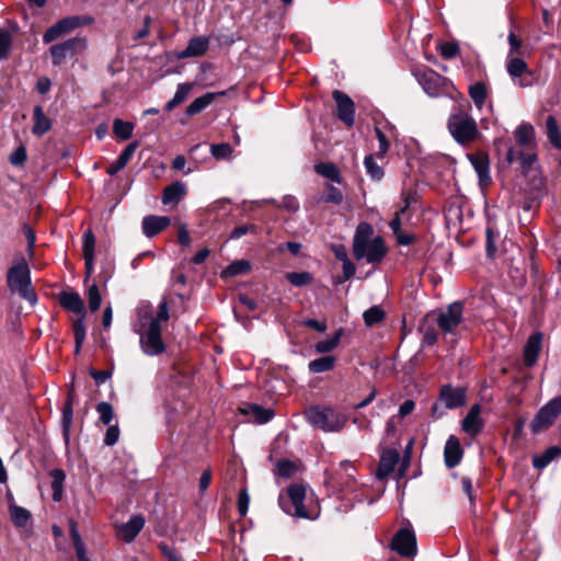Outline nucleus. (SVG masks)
<instances>
[{
    "label": "nucleus",
    "mask_w": 561,
    "mask_h": 561,
    "mask_svg": "<svg viewBox=\"0 0 561 561\" xmlns=\"http://www.w3.org/2000/svg\"><path fill=\"white\" fill-rule=\"evenodd\" d=\"M133 330L139 335L140 348L147 356H158L164 353L162 328L158 320H152L151 305L142 304L137 308Z\"/></svg>",
    "instance_id": "f257e3e1"
},
{
    "label": "nucleus",
    "mask_w": 561,
    "mask_h": 561,
    "mask_svg": "<svg viewBox=\"0 0 561 561\" xmlns=\"http://www.w3.org/2000/svg\"><path fill=\"white\" fill-rule=\"evenodd\" d=\"M307 422L324 433H340L348 422V416L331 405L316 404L305 411Z\"/></svg>",
    "instance_id": "f03ea898"
},
{
    "label": "nucleus",
    "mask_w": 561,
    "mask_h": 561,
    "mask_svg": "<svg viewBox=\"0 0 561 561\" xmlns=\"http://www.w3.org/2000/svg\"><path fill=\"white\" fill-rule=\"evenodd\" d=\"M447 128L453 138L460 145H468L479 136L477 122L468 110L457 107L448 117Z\"/></svg>",
    "instance_id": "7ed1b4c3"
},
{
    "label": "nucleus",
    "mask_w": 561,
    "mask_h": 561,
    "mask_svg": "<svg viewBox=\"0 0 561 561\" xmlns=\"http://www.w3.org/2000/svg\"><path fill=\"white\" fill-rule=\"evenodd\" d=\"M7 284L12 293H18L22 299L28 301L32 306L37 302L36 293L32 286L31 271L23 257L18 264L9 268Z\"/></svg>",
    "instance_id": "20e7f679"
},
{
    "label": "nucleus",
    "mask_w": 561,
    "mask_h": 561,
    "mask_svg": "<svg viewBox=\"0 0 561 561\" xmlns=\"http://www.w3.org/2000/svg\"><path fill=\"white\" fill-rule=\"evenodd\" d=\"M305 497L306 488L302 484L294 483L287 488L286 494H279L278 504L290 516L309 518L304 505Z\"/></svg>",
    "instance_id": "39448f33"
},
{
    "label": "nucleus",
    "mask_w": 561,
    "mask_h": 561,
    "mask_svg": "<svg viewBox=\"0 0 561 561\" xmlns=\"http://www.w3.org/2000/svg\"><path fill=\"white\" fill-rule=\"evenodd\" d=\"M88 46L87 38L75 36L49 47V54L54 66L62 65L68 58L82 55Z\"/></svg>",
    "instance_id": "423d86ee"
},
{
    "label": "nucleus",
    "mask_w": 561,
    "mask_h": 561,
    "mask_svg": "<svg viewBox=\"0 0 561 561\" xmlns=\"http://www.w3.org/2000/svg\"><path fill=\"white\" fill-rule=\"evenodd\" d=\"M466 403V389L461 387L454 388L445 385L440 388L439 399L432 407V415L436 419L445 414V409H457Z\"/></svg>",
    "instance_id": "0eeeda50"
},
{
    "label": "nucleus",
    "mask_w": 561,
    "mask_h": 561,
    "mask_svg": "<svg viewBox=\"0 0 561 561\" xmlns=\"http://www.w3.org/2000/svg\"><path fill=\"white\" fill-rule=\"evenodd\" d=\"M561 414V394L554 397L541 407L529 424L530 432L538 434L549 428Z\"/></svg>",
    "instance_id": "6e6552de"
},
{
    "label": "nucleus",
    "mask_w": 561,
    "mask_h": 561,
    "mask_svg": "<svg viewBox=\"0 0 561 561\" xmlns=\"http://www.w3.org/2000/svg\"><path fill=\"white\" fill-rule=\"evenodd\" d=\"M412 75L431 98H438L444 93L445 78L433 69H412Z\"/></svg>",
    "instance_id": "1a4fd4ad"
},
{
    "label": "nucleus",
    "mask_w": 561,
    "mask_h": 561,
    "mask_svg": "<svg viewBox=\"0 0 561 561\" xmlns=\"http://www.w3.org/2000/svg\"><path fill=\"white\" fill-rule=\"evenodd\" d=\"M91 19L88 18H81L77 15L67 16L59 21H57L54 25L48 27L44 35H43V42L45 44H49L60 36L68 34L72 32L73 30L78 28L79 26L90 22Z\"/></svg>",
    "instance_id": "9d476101"
},
{
    "label": "nucleus",
    "mask_w": 561,
    "mask_h": 561,
    "mask_svg": "<svg viewBox=\"0 0 561 561\" xmlns=\"http://www.w3.org/2000/svg\"><path fill=\"white\" fill-rule=\"evenodd\" d=\"M391 548L402 557H413L416 553V537L410 523L400 528L392 538Z\"/></svg>",
    "instance_id": "9b49d317"
},
{
    "label": "nucleus",
    "mask_w": 561,
    "mask_h": 561,
    "mask_svg": "<svg viewBox=\"0 0 561 561\" xmlns=\"http://www.w3.org/2000/svg\"><path fill=\"white\" fill-rule=\"evenodd\" d=\"M462 304L455 301L437 316V325L444 333H454L462 321Z\"/></svg>",
    "instance_id": "f8f14e48"
},
{
    "label": "nucleus",
    "mask_w": 561,
    "mask_h": 561,
    "mask_svg": "<svg viewBox=\"0 0 561 561\" xmlns=\"http://www.w3.org/2000/svg\"><path fill=\"white\" fill-rule=\"evenodd\" d=\"M506 71L519 88H529L533 85V81L527 76H533V72L528 69L526 61L518 56H506L505 58Z\"/></svg>",
    "instance_id": "ddd939ff"
},
{
    "label": "nucleus",
    "mask_w": 561,
    "mask_h": 561,
    "mask_svg": "<svg viewBox=\"0 0 561 561\" xmlns=\"http://www.w3.org/2000/svg\"><path fill=\"white\" fill-rule=\"evenodd\" d=\"M332 98L336 103V116L347 127H352L355 123V103L343 91L334 90Z\"/></svg>",
    "instance_id": "4468645a"
},
{
    "label": "nucleus",
    "mask_w": 561,
    "mask_h": 561,
    "mask_svg": "<svg viewBox=\"0 0 561 561\" xmlns=\"http://www.w3.org/2000/svg\"><path fill=\"white\" fill-rule=\"evenodd\" d=\"M374 229L368 222H360L355 231L353 239V254L357 261L364 259L365 250L368 243L371 242Z\"/></svg>",
    "instance_id": "2eb2a0df"
},
{
    "label": "nucleus",
    "mask_w": 561,
    "mask_h": 561,
    "mask_svg": "<svg viewBox=\"0 0 561 561\" xmlns=\"http://www.w3.org/2000/svg\"><path fill=\"white\" fill-rule=\"evenodd\" d=\"M480 414L481 407L478 403H476L470 408L467 415L463 417L461 422L462 431L472 437H476L483 430L484 422L481 419Z\"/></svg>",
    "instance_id": "dca6fc26"
},
{
    "label": "nucleus",
    "mask_w": 561,
    "mask_h": 561,
    "mask_svg": "<svg viewBox=\"0 0 561 561\" xmlns=\"http://www.w3.org/2000/svg\"><path fill=\"white\" fill-rule=\"evenodd\" d=\"M356 469L350 461H342L340 468L334 472L333 481L341 490L352 489L355 483Z\"/></svg>",
    "instance_id": "f3484780"
},
{
    "label": "nucleus",
    "mask_w": 561,
    "mask_h": 561,
    "mask_svg": "<svg viewBox=\"0 0 561 561\" xmlns=\"http://www.w3.org/2000/svg\"><path fill=\"white\" fill-rule=\"evenodd\" d=\"M463 450L459 439L455 435H450L445 444L444 460L447 468L458 466L462 459Z\"/></svg>",
    "instance_id": "a211bd4d"
},
{
    "label": "nucleus",
    "mask_w": 561,
    "mask_h": 561,
    "mask_svg": "<svg viewBox=\"0 0 561 561\" xmlns=\"http://www.w3.org/2000/svg\"><path fill=\"white\" fill-rule=\"evenodd\" d=\"M542 337L541 332L534 333L528 337L524 347V364L526 367L530 368L537 363L541 352Z\"/></svg>",
    "instance_id": "6ab92c4d"
},
{
    "label": "nucleus",
    "mask_w": 561,
    "mask_h": 561,
    "mask_svg": "<svg viewBox=\"0 0 561 561\" xmlns=\"http://www.w3.org/2000/svg\"><path fill=\"white\" fill-rule=\"evenodd\" d=\"M171 224V219L167 216H146L142 219V232L146 237L152 238L163 231Z\"/></svg>",
    "instance_id": "aec40b11"
},
{
    "label": "nucleus",
    "mask_w": 561,
    "mask_h": 561,
    "mask_svg": "<svg viewBox=\"0 0 561 561\" xmlns=\"http://www.w3.org/2000/svg\"><path fill=\"white\" fill-rule=\"evenodd\" d=\"M82 252L85 265L87 278H89L94 270V247H95V237L91 229L84 231L82 237Z\"/></svg>",
    "instance_id": "412c9836"
},
{
    "label": "nucleus",
    "mask_w": 561,
    "mask_h": 561,
    "mask_svg": "<svg viewBox=\"0 0 561 561\" xmlns=\"http://www.w3.org/2000/svg\"><path fill=\"white\" fill-rule=\"evenodd\" d=\"M75 386L73 383L70 385L66 401L62 408V416H61V427H62V434L66 439V442L69 440V434H70V427L72 423V416H73V403H75Z\"/></svg>",
    "instance_id": "4be33fe9"
},
{
    "label": "nucleus",
    "mask_w": 561,
    "mask_h": 561,
    "mask_svg": "<svg viewBox=\"0 0 561 561\" xmlns=\"http://www.w3.org/2000/svg\"><path fill=\"white\" fill-rule=\"evenodd\" d=\"M240 412L256 424H265L274 417L272 409H266L255 403H247L240 408Z\"/></svg>",
    "instance_id": "5701e85b"
},
{
    "label": "nucleus",
    "mask_w": 561,
    "mask_h": 561,
    "mask_svg": "<svg viewBox=\"0 0 561 561\" xmlns=\"http://www.w3.org/2000/svg\"><path fill=\"white\" fill-rule=\"evenodd\" d=\"M399 453L396 449L385 450L378 463V468L376 471V476L378 479L387 478L391 472H393L398 461H399Z\"/></svg>",
    "instance_id": "b1692460"
},
{
    "label": "nucleus",
    "mask_w": 561,
    "mask_h": 561,
    "mask_svg": "<svg viewBox=\"0 0 561 561\" xmlns=\"http://www.w3.org/2000/svg\"><path fill=\"white\" fill-rule=\"evenodd\" d=\"M60 306L79 317H85L84 304L81 296L76 291H62L59 296Z\"/></svg>",
    "instance_id": "393cba45"
},
{
    "label": "nucleus",
    "mask_w": 561,
    "mask_h": 561,
    "mask_svg": "<svg viewBox=\"0 0 561 561\" xmlns=\"http://www.w3.org/2000/svg\"><path fill=\"white\" fill-rule=\"evenodd\" d=\"M209 47V38L206 36H197L190 39L186 48L179 53L180 59L203 56Z\"/></svg>",
    "instance_id": "a878e982"
},
{
    "label": "nucleus",
    "mask_w": 561,
    "mask_h": 561,
    "mask_svg": "<svg viewBox=\"0 0 561 561\" xmlns=\"http://www.w3.org/2000/svg\"><path fill=\"white\" fill-rule=\"evenodd\" d=\"M365 253L364 259L367 263L381 262L387 254V247L383 239L380 236L375 237L371 242L368 243Z\"/></svg>",
    "instance_id": "bb28decb"
},
{
    "label": "nucleus",
    "mask_w": 561,
    "mask_h": 561,
    "mask_svg": "<svg viewBox=\"0 0 561 561\" xmlns=\"http://www.w3.org/2000/svg\"><path fill=\"white\" fill-rule=\"evenodd\" d=\"M145 519L140 515L133 516L127 523L121 526L119 536L126 542H131L141 531Z\"/></svg>",
    "instance_id": "cd10ccee"
},
{
    "label": "nucleus",
    "mask_w": 561,
    "mask_h": 561,
    "mask_svg": "<svg viewBox=\"0 0 561 561\" xmlns=\"http://www.w3.org/2000/svg\"><path fill=\"white\" fill-rule=\"evenodd\" d=\"M34 125L32 133L35 136L42 137L51 128V119L48 118L41 105H36L33 110Z\"/></svg>",
    "instance_id": "c85d7f7f"
},
{
    "label": "nucleus",
    "mask_w": 561,
    "mask_h": 561,
    "mask_svg": "<svg viewBox=\"0 0 561 561\" xmlns=\"http://www.w3.org/2000/svg\"><path fill=\"white\" fill-rule=\"evenodd\" d=\"M186 194V186L183 182L175 181L168 185L162 193V203L178 204L180 199Z\"/></svg>",
    "instance_id": "c756f323"
},
{
    "label": "nucleus",
    "mask_w": 561,
    "mask_h": 561,
    "mask_svg": "<svg viewBox=\"0 0 561 561\" xmlns=\"http://www.w3.org/2000/svg\"><path fill=\"white\" fill-rule=\"evenodd\" d=\"M217 95H225V92L214 93L207 92L204 95L196 98L185 110L187 116H194L204 111Z\"/></svg>",
    "instance_id": "7c9ffc66"
},
{
    "label": "nucleus",
    "mask_w": 561,
    "mask_h": 561,
    "mask_svg": "<svg viewBox=\"0 0 561 561\" xmlns=\"http://www.w3.org/2000/svg\"><path fill=\"white\" fill-rule=\"evenodd\" d=\"M518 145L533 149L535 147V129L530 124H520L515 130Z\"/></svg>",
    "instance_id": "2f4dec72"
},
{
    "label": "nucleus",
    "mask_w": 561,
    "mask_h": 561,
    "mask_svg": "<svg viewBox=\"0 0 561 561\" xmlns=\"http://www.w3.org/2000/svg\"><path fill=\"white\" fill-rule=\"evenodd\" d=\"M468 94L478 110H482L488 98V87L484 82L478 81L468 89Z\"/></svg>",
    "instance_id": "473e14b6"
},
{
    "label": "nucleus",
    "mask_w": 561,
    "mask_h": 561,
    "mask_svg": "<svg viewBox=\"0 0 561 561\" xmlns=\"http://www.w3.org/2000/svg\"><path fill=\"white\" fill-rule=\"evenodd\" d=\"M336 363V357L333 355H325L319 358H316L308 364V369L312 374H320L330 371L334 368Z\"/></svg>",
    "instance_id": "72a5a7b5"
},
{
    "label": "nucleus",
    "mask_w": 561,
    "mask_h": 561,
    "mask_svg": "<svg viewBox=\"0 0 561 561\" xmlns=\"http://www.w3.org/2000/svg\"><path fill=\"white\" fill-rule=\"evenodd\" d=\"M546 133L551 145L561 150V128L553 115H549L546 119Z\"/></svg>",
    "instance_id": "f704fd0d"
},
{
    "label": "nucleus",
    "mask_w": 561,
    "mask_h": 561,
    "mask_svg": "<svg viewBox=\"0 0 561 561\" xmlns=\"http://www.w3.org/2000/svg\"><path fill=\"white\" fill-rule=\"evenodd\" d=\"M316 172L335 183H342V176L339 168L332 162H320L314 165Z\"/></svg>",
    "instance_id": "c9c22d12"
},
{
    "label": "nucleus",
    "mask_w": 561,
    "mask_h": 561,
    "mask_svg": "<svg viewBox=\"0 0 561 561\" xmlns=\"http://www.w3.org/2000/svg\"><path fill=\"white\" fill-rule=\"evenodd\" d=\"M471 164L478 173L481 182H489L491 180L489 172V161L485 154L470 156Z\"/></svg>",
    "instance_id": "e433bc0d"
},
{
    "label": "nucleus",
    "mask_w": 561,
    "mask_h": 561,
    "mask_svg": "<svg viewBox=\"0 0 561 561\" xmlns=\"http://www.w3.org/2000/svg\"><path fill=\"white\" fill-rule=\"evenodd\" d=\"M51 477V490H53V500L55 502H59L62 497L64 492V482L66 480V474L61 469H53L50 471Z\"/></svg>",
    "instance_id": "4c0bfd02"
},
{
    "label": "nucleus",
    "mask_w": 561,
    "mask_h": 561,
    "mask_svg": "<svg viewBox=\"0 0 561 561\" xmlns=\"http://www.w3.org/2000/svg\"><path fill=\"white\" fill-rule=\"evenodd\" d=\"M561 456V447L551 446L541 456L535 457L533 465L537 469L546 468L553 459Z\"/></svg>",
    "instance_id": "58836bf2"
},
{
    "label": "nucleus",
    "mask_w": 561,
    "mask_h": 561,
    "mask_svg": "<svg viewBox=\"0 0 561 561\" xmlns=\"http://www.w3.org/2000/svg\"><path fill=\"white\" fill-rule=\"evenodd\" d=\"M84 319H85V317H79L73 322L75 353L76 354L80 353L83 342L85 340L87 330H85Z\"/></svg>",
    "instance_id": "ea45409f"
},
{
    "label": "nucleus",
    "mask_w": 561,
    "mask_h": 561,
    "mask_svg": "<svg viewBox=\"0 0 561 561\" xmlns=\"http://www.w3.org/2000/svg\"><path fill=\"white\" fill-rule=\"evenodd\" d=\"M342 333H343L342 329H340L334 333L333 336L316 343V345H314L316 352L319 354H327V353L333 351L340 344Z\"/></svg>",
    "instance_id": "a19ab883"
},
{
    "label": "nucleus",
    "mask_w": 561,
    "mask_h": 561,
    "mask_svg": "<svg viewBox=\"0 0 561 561\" xmlns=\"http://www.w3.org/2000/svg\"><path fill=\"white\" fill-rule=\"evenodd\" d=\"M10 514L13 524L19 528L25 527L31 519V513L18 505H10Z\"/></svg>",
    "instance_id": "79ce46f5"
},
{
    "label": "nucleus",
    "mask_w": 561,
    "mask_h": 561,
    "mask_svg": "<svg viewBox=\"0 0 561 561\" xmlns=\"http://www.w3.org/2000/svg\"><path fill=\"white\" fill-rule=\"evenodd\" d=\"M134 124L115 118L113 122V133L122 140H127L133 136Z\"/></svg>",
    "instance_id": "37998d69"
},
{
    "label": "nucleus",
    "mask_w": 561,
    "mask_h": 561,
    "mask_svg": "<svg viewBox=\"0 0 561 561\" xmlns=\"http://www.w3.org/2000/svg\"><path fill=\"white\" fill-rule=\"evenodd\" d=\"M251 270V262L248 260H238L229 264L222 272L224 276H238L247 274Z\"/></svg>",
    "instance_id": "c03bdc74"
},
{
    "label": "nucleus",
    "mask_w": 561,
    "mask_h": 561,
    "mask_svg": "<svg viewBox=\"0 0 561 561\" xmlns=\"http://www.w3.org/2000/svg\"><path fill=\"white\" fill-rule=\"evenodd\" d=\"M385 318H386V312L379 306L370 307L363 314L364 322L367 327H373V325L381 322Z\"/></svg>",
    "instance_id": "a18cd8bd"
},
{
    "label": "nucleus",
    "mask_w": 561,
    "mask_h": 561,
    "mask_svg": "<svg viewBox=\"0 0 561 561\" xmlns=\"http://www.w3.org/2000/svg\"><path fill=\"white\" fill-rule=\"evenodd\" d=\"M286 279L295 287H304L313 282V276L309 272H291L286 275Z\"/></svg>",
    "instance_id": "49530a36"
},
{
    "label": "nucleus",
    "mask_w": 561,
    "mask_h": 561,
    "mask_svg": "<svg viewBox=\"0 0 561 561\" xmlns=\"http://www.w3.org/2000/svg\"><path fill=\"white\" fill-rule=\"evenodd\" d=\"M364 165L367 174L370 176L371 180L380 181L383 178L385 172L382 168L376 163L373 154H368L365 157Z\"/></svg>",
    "instance_id": "de8ad7c7"
},
{
    "label": "nucleus",
    "mask_w": 561,
    "mask_h": 561,
    "mask_svg": "<svg viewBox=\"0 0 561 561\" xmlns=\"http://www.w3.org/2000/svg\"><path fill=\"white\" fill-rule=\"evenodd\" d=\"M96 412L100 415V421L104 425H110L114 419V409L111 403L102 401L96 404Z\"/></svg>",
    "instance_id": "09e8293b"
},
{
    "label": "nucleus",
    "mask_w": 561,
    "mask_h": 561,
    "mask_svg": "<svg viewBox=\"0 0 561 561\" xmlns=\"http://www.w3.org/2000/svg\"><path fill=\"white\" fill-rule=\"evenodd\" d=\"M517 159L520 164L522 172L526 174L537 160V154L530 151L519 150L517 152Z\"/></svg>",
    "instance_id": "8fccbe9b"
},
{
    "label": "nucleus",
    "mask_w": 561,
    "mask_h": 561,
    "mask_svg": "<svg viewBox=\"0 0 561 561\" xmlns=\"http://www.w3.org/2000/svg\"><path fill=\"white\" fill-rule=\"evenodd\" d=\"M445 218H446V221L448 222V225H451V226L460 225L462 221L461 207L458 205H454V204L449 205L445 209Z\"/></svg>",
    "instance_id": "3c124183"
},
{
    "label": "nucleus",
    "mask_w": 561,
    "mask_h": 561,
    "mask_svg": "<svg viewBox=\"0 0 561 561\" xmlns=\"http://www.w3.org/2000/svg\"><path fill=\"white\" fill-rule=\"evenodd\" d=\"M11 47V34L7 30L0 28V61L8 58Z\"/></svg>",
    "instance_id": "603ef678"
},
{
    "label": "nucleus",
    "mask_w": 561,
    "mask_h": 561,
    "mask_svg": "<svg viewBox=\"0 0 561 561\" xmlns=\"http://www.w3.org/2000/svg\"><path fill=\"white\" fill-rule=\"evenodd\" d=\"M297 470L296 465L287 459L279 460L276 465V473L282 478H291Z\"/></svg>",
    "instance_id": "864d4df0"
},
{
    "label": "nucleus",
    "mask_w": 561,
    "mask_h": 561,
    "mask_svg": "<svg viewBox=\"0 0 561 561\" xmlns=\"http://www.w3.org/2000/svg\"><path fill=\"white\" fill-rule=\"evenodd\" d=\"M89 309L95 312L100 309L102 298L96 284H92L88 290Z\"/></svg>",
    "instance_id": "5fc2aeb1"
},
{
    "label": "nucleus",
    "mask_w": 561,
    "mask_h": 561,
    "mask_svg": "<svg viewBox=\"0 0 561 561\" xmlns=\"http://www.w3.org/2000/svg\"><path fill=\"white\" fill-rule=\"evenodd\" d=\"M210 152L217 160L228 159L231 157L232 147L228 142L211 145Z\"/></svg>",
    "instance_id": "6e6d98bb"
},
{
    "label": "nucleus",
    "mask_w": 561,
    "mask_h": 561,
    "mask_svg": "<svg viewBox=\"0 0 561 561\" xmlns=\"http://www.w3.org/2000/svg\"><path fill=\"white\" fill-rule=\"evenodd\" d=\"M375 134L378 139V150L376 152V157L379 159H382V158H385L386 153L389 150V141H388L387 136L380 128L376 127Z\"/></svg>",
    "instance_id": "4d7b16f0"
},
{
    "label": "nucleus",
    "mask_w": 561,
    "mask_h": 561,
    "mask_svg": "<svg viewBox=\"0 0 561 561\" xmlns=\"http://www.w3.org/2000/svg\"><path fill=\"white\" fill-rule=\"evenodd\" d=\"M322 201L340 205L343 202V194L337 187L329 184L327 186V194L322 197Z\"/></svg>",
    "instance_id": "13d9d810"
},
{
    "label": "nucleus",
    "mask_w": 561,
    "mask_h": 561,
    "mask_svg": "<svg viewBox=\"0 0 561 561\" xmlns=\"http://www.w3.org/2000/svg\"><path fill=\"white\" fill-rule=\"evenodd\" d=\"M507 42L510 45V49L507 56H518L520 55L522 49V39H519L514 30H511L507 36Z\"/></svg>",
    "instance_id": "bf43d9fd"
},
{
    "label": "nucleus",
    "mask_w": 561,
    "mask_h": 561,
    "mask_svg": "<svg viewBox=\"0 0 561 561\" xmlns=\"http://www.w3.org/2000/svg\"><path fill=\"white\" fill-rule=\"evenodd\" d=\"M27 159L26 149L23 145L18 147L10 156L9 161L12 165L21 167Z\"/></svg>",
    "instance_id": "052dcab7"
},
{
    "label": "nucleus",
    "mask_w": 561,
    "mask_h": 561,
    "mask_svg": "<svg viewBox=\"0 0 561 561\" xmlns=\"http://www.w3.org/2000/svg\"><path fill=\"white\" fill-rule=\"evenodd\" d=\"M119 438V428L117 424L108 425L105 436H104V445L114 446Z\"/></svg>",
    "instance_id": "680f3d73"
},
{
    "label": "nucleus",
    "mask_w": 561,
    "mask_h": 561,
    "mask_svg": "<svg viewBox=\"0 0 561 561\" xmlns=\"http://www.w3.org/2000/svg\"><path fill=\"white\" fill-rule=\"evenodd\" d=\"M459 46L456 43L446 42L440 46V55L445 59L455 58L459 54Z\"/></svg>",
    "instance_id": "e2e57ef3"
},
{
    "label": "nucleus",
    "mask_w": 561,
    "mask_h": 561,
    "mask_svg": "<svg viewBox=\"0 0 561 561\" xmlns=\"http://www.w3.org/2000/svg\"><path fill=\"white\" fill-rule=\"evenodd\" d=\"M139 146V141L138 140H134L131 142H129L125 149L122 151V153L118 156V160L121 162H123L125 165H127V163L129 162V160L131 159V157L134 156L136 149L138 148Z\"/></svg>",
    "instance_id": "0e129e2a"
},
{
    "label": "nucleus",
    "mask_w": 561,
    "mask_h": 561,
    "mask_svg": "<svg viewBox=\"0 0 561 561\" xmlns=\"http://www.w3.org/2000/svg\"><path fill=\"white\" fill-rule=\"evenodd\" d=\"M250 495L247 489H242L238 496V512L241 516H245L249 510Z\"/></svg>",
    "instance_id": "69168bd1"
},
{
    "label": "nucleus",
    "mask_w": 561,
    "mask_h": 561,
    "mask_svg": "<svg viewBox=\"0 0 561 561\" xmlns=\"http://www.w3.org/2000/svg\"><path fill=\"white\" fill-rule=\"evenodd\" d=\"M259 229L255 225H243L236 227L230 234V239H240L244 234L251 232V233H257Z\"/></svg>",
    "instance_id": "338daca9"
},
{
    "label": "nucleus",
    "mask_w": 561,
    "mask_h": 561,
    "mask_svg": "<svg viewBox=\"0 0 561 561\" xmlns=\"http://www.w3.org/2000/svg\"><path fill=\"white\" fill-rule=\"evenodd\" d=\"M23 232H24V236H25V238L27 240V253H28V256H33L34 255L33 248H34L35 241H36L35 232L26 224L23 226Z\"/></svg>",
    "instance_id": "774afa93"
}]
</instances>
